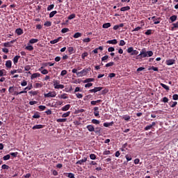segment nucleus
<instances>
[{"mask_svg":"<svg viewBox=\"0 0 178 178\" xmlns=\"http://www.w3.org/2000/svg\"><path fill=\"white\" fill-rule=\"evenodd\" d=\"M90 159L94 160V159H97V156H95V154H91L90 155Z\"/></svg>","mask_w":178,"mask_h":178,"instance_id":"13d9d810","label":"nucleus"},{"mask_svg":"<svg viewBox=\"0 0 178 178\" xmlns=\"http://www.w3.org/2000/svg\"><path fill=\"white\" fill-rule=\"evenodd\" d=\"M98 109H99V108H98V107H95L94 108V115L96 117L99 116V111H98Z\"/></svg>","mask_w":178,"mask_h":178,"instance_id":"9b49d317","label":"nucleus"},{"mask_svg":"<svg viewBox=\"0 0 178 178\" xmlns=\"http://www.w3.org/2000/svg\"><path fill=\"white\" fill-rule=\"evenodd\" d=\"M152 55H154V52H152V51H147L145 49H143L138 56H140V58H147V56H149V57L152 56Z\"/></svg>","mask_w":178,"mask_h":178,"instance_id":"f257e3e1","label":"nucleus"},{"mask_svg":"<svg viewBox=\"0 0 178 178\" xmlns=\"http://www.w3.org/2000/svg\"><path fill=\"white\" fill-rule=\"evenodd\" d=\"M110 154H111V151L106 150L104 152L103 155H110Z\"/></svg>","mask_w":178,"mask_h":178,"instance_id":"69168bd1","label":"nucleus"},{"mask_svg":"<svg viewBox=\"0 0 178 178\" xmlns=\"http://www.w3.org/2000/svg\"><path fill=\"white\" fill-rule=\"evenodd\" d=\"M40 74L39 73H34L31 76V80H34V79H37V77H40Z\"/></svg>","mask_w":178,"mask_h":178,"instance_id":"dca6fc26","label":"nucleus"},{"mask_svg":"<svg viewBox=\"0 0 178 178\" xmlns=\"http://www.w3.org/2000/svg\"><path fill=\"white\" fill-rule=\"evenodd\" d=\"M68 52L72 54V53L73 52V51H74V49L72 47H70L67 48Z\"/></svg>","mask_w":178,"mask_h":178,"instance_id":"49530a36","label":"nucleus"},{"mask_svg":"<svg viewBox=\"0 0 178 178\" xmlns=\"http://www.w3.org/2000/svg\"><path fill=\"white\" fill-rule=\"evenodd\" d=\"M44 97L45 98H55V97H56V92L52 91L49 93H44Z\"/></svg>","mask_w":178,"mask_h":178,"instance_id":"7ed1b4c3","label":"nucleus"},{"mask_svg":"<svg viewBox=\"0 0 178 178\" xmlns=\"http://www.w3.org/2000/svg\"><path fill=\"white\" fill-rule=\"evenodd\" d=\"M121 12H126V10H130V6L122 7L120 8Z\"/></svg>","mask_w":178,"mask_h":178,"instance_id":"b1692460","label":"nucleus"},{"mask_svg":"<svg viewBox=\"0 0 178 178\" xmlns=\"http://www.w3.org/2000/svg\"><path fill=\"white\" fill-rule=\"evenodd\" d=\"M54 87L55 88V87H56V86H58L59 84V81H54Z\"/></svg>","mask_w":178,"mask_h":178,"instance_id":"0e129e2a","label":"nucleus"},{"mask_svg":"<svg viewBox=\"0 0 178 178\" xmlns=\"http://www.w3.org/2000/svg\"><path fill=\"white\" fill-rule=\"evenodd\" d=\"M165 63L168 65V66H171V65H175V63H176V60L169 59L165 61Z\"/></svg>","mask_w":178,"mask_h":178,"instance_id":"39448f33","label":"nucleus"},{"mask_svg":"<svg viewBox=\"0 0 178 178\" xmlns=\"http://www.w3.org/2000/svg\"><path fill=\"white\" fill-rule=\"evenodd\" d=\"M95 133H101V128H99V127H97L96 128V130L95 131Z\"/></svg>","mask_w":178,"mask_h":178,"instance_id":"774afa93","label":"nucleus"},{"mask_svg":"<svg viewBox=\"0 0 178 178\" xmlns=\"http://www.w3.org/2000/svg\"><path fill=\"white\" fill-rule=\"evenodd\" d=\"M76 17V14H72L68 17V20H72V19H74Z\"/></svg>","mask_w":178,"mask_h":178,"instance_id":"c03bdc74","label":"nucleus"},{"mask_svg":"<svg viewBox=\"0 0 178 178\" xmlns=\"http://www.w3.org/2000/svg\"><path fill=\"white\" fill-rule=\"evenodd\" d=\"M31 69V67L30 65H26L24 67V70H26V72H29V70H30Z\"/></svg>","mask_w":178,"mask_h":178,"instance_id":"bf43d9fd","label":"nucleus"},{"mask_svg":"<svg viewBox=\"0 0 178 178\" xmlns=\"http://www.w3.org/2000/svg\"><path fill=\"white\" fill-rule=\"evenodd\" d=\"M13 42H15V40H12L10 42H4L3 47H5L6 48H10V47H12V44H13Z\"/></svg>","mask_w":178,"mask_h":178,"instance_id":"423d86ee","label":"nucleus"},{"mask_svg":"<svg viewBox=\"0 0 178 178\" xmlns=\"http://www.w3.org/2000/svg\"><path fill=\"white\" fill-rule=\"evenodd\" d=\"M46 27H51L52 23L51 22H46L44 24Z\"/></svg>","mask_w":178,"mask_h":178,"instance_id":"ea45409f","label":"nucleus"},{"mask_svg":"<svg viewBox=\"0 0 178 178\" xmlns=\"http://www.w3.org/2000/svg\"><path fill=\"white\" fill-rule=\"evenodd\" d=\"M124 45H126V42L124 40H120V47H124Z\"/></svg>","mask_w":178,"mask_h":178,"instance_id":"6e6d98bb","label":"nucleus"},{"mask_svg":"<svg viewBox=\"0 0 178 178\" xmlns=\"http://www.w3.org/2000/svg\"><path fill=\"white\" fill-rule=\"evenodd\" d=\"M162 102L164 103L169 102V99H168V97H165L163 98Z\"/></svg>","mask_w":178,"mask_h":178,"instance_id":"680f3d73","label":"nucleus"},{"mask_svg":"<svg viewBox=\"0 0 178 178\" xmlns=\"http://www.w3.org/2000/svg\"><path fill=\"white\" fill-rule=\"evenodd\" d=\"M72 72V73L76 74L78 77H83V76H86L87 74V70H83L80 72H77V69L74 68Z\"/></svg>","mask_w":178,"mask_h":178,"instance_id":"f03ea898","label":"nucleus"},{"mask_svg":"<svg viewBox=\"0 0 178 178\" xmlns=\"http://www.w3.org/2000/svg\"><path fill=\"white\" fill-rule=\"evenodd\" d=\"M58 98L60 99H67V94L63 93V95H59Z\"/></svg>","mask_w":178,"mask_h":178,"instance_id":"ddd939ff","label":"nucleus"},{"mask_svg":"<svg viewBox=\"0 0 178 178\" xmlns=\"http://www.w3.org/2000/svg\"><path fill=\"white\" fill-rule=\"evenodd\" d=\"M60 38H62L61 37L58 38L57 39L53 40L50 41V44H56L58 42H59V41H60Z\"/></svg>","mask_w":178,"mask_h":178,"instance_id":"6ab92c4d","label":"nucleus"},{"mask_svg":"<svg viewBox=\"0 0 178 178\" xmlns=\"http://www.w3.org/2000/svg\"><path fill=\"white\" fill-rule=\"evenodd\" d=\"M44 67H41L39 70L41 72L42 74H48V71L47 70H43Z\"/></svg>","mask_w":178,"mask_h":178,"instance_id":"f3484780","label":"nucleus"},{"mask_svg":"<svg viewBox=\"0 0 178 178\" xmlns=\"http://www.w3.org/2000/svg\"><path fill=\"white\" fill-rule=\"evenodd\" d=\"M67 74V71L66 70H64L61 72L60 76H66Z\"/></svg>","mask_w":178,"mask_h":178,"instance_id":"8fccbe9b","label":"nucleus"},{"mask_svg":"<svg viewBox=\"0 0 178 178\" xmlns=\"http://www.w3.org/2000/svg\"><path fill=\"white\" fill-rule=\"evenodd\" d=\"M69 109H70V104H67L61 108V111L66 112V111H69Z\"/></svg>","mask_w":178,"mask_h":178,"instance_id":"f8f14e48","label":"nucleus"},{"mask_svg":"<svg viewBox=\"0 0 178 178\" xmlns=\"http://www.w3.org/2000/svg\"><path fill=\"white\" fill-rule=\"evenodd\" d=\"M27 93V91L26 90H23V91H21V92H14L13 93V95H20V94H26Z\"/></svg>","mask_w":178,"mask_h":178,"instance_id":"aec40b11","label":"nucleus"},{"mask_svg":"<svg viewBox=\"0 0 178 178\" xmlns=\"http://www.w3.org/2000/svg\"><path fill=\"white\" fill-rule=\"evenodd\" d=\"M131 55H138V51L137 50H133L132 53L131 54Z\"/></svg>","mask_w":178,"mask_h":178,"instance_id":"e2e57ef3","label":"nucleus"},{"mask_svg":"<svg viewBox=\"0 0 178 178\" xmlns=\"http://www.w3.org/2000/svg\"><path fill=\"white\" fill-rule=\"evenodd\" d=\"M152 20H153L154 24H159L161 23V17L154 16L152 17Z\"/></svg>","mask_w":178,"mask_h":178,"instance_id":"20e7f679","label":"nucleus"},{"mask_svg":"<svg viewBox=\"0 0 178 178\" xmlns=\"http://www.w3.org/2000/svg\"><path fill=\"white\" fill-rule=\"evenodd\" d=\"M5 72H6L5 70H0V77H2V76H5Z\"/></svg>","mask_w":178,"mask_h":178,"instance_id":"09e8293b","label":"nucleus"},{"mask_svg":"<svg viewBox=\"0 0 178 178\" xmlns=\"http://www.w3.org/2000/svg\"><path fill=\"white\" fill-rule=\"evenodd\" d=\"M102 90V87H95L94 89L90 90V92H98V91H101Z\"/></svg>","mask_w":178,"mask_h":178,"instance_id":"0eeeda50","label":"nucleus"},{"mask_svg":"<svg viewBox=\"0 0 178 178\" xmlns=\"http://www.w3.org/2000/svg\"><path fill=\"white\" fill-rule=\"evenodd\" d=\"M81 33H80V32H77V33H76L74 35V38H80V37H81Z\"/></svg>","mask_w":178,"mask_h":178,"instance_id":"2f4dec72","label":"nucleus"},{"mask_svg":"<svg viewBox=\"0 0 178 178\" xmlns=\"http://www.w3.org/2000/svg\"><path fill=\"white\" fill-rule=\"evenodd\" d=\"M54 6H54V4L49 5V6L47 7V10H52V9H54Z\"/></svg>","mask_w":178,"mask_h":178,"instance_id":"3c124183","label":"nucleus"},{"mask_svg":"<svg viewBox=\"0 0 178 178\" xmlns=\"http://www.w3.org/2000/svg\"><path fill=\"white\" fill-rule=\"evenodd\" d=\"M19 59H20V56H15L13 58V63L15 65L19 62Z\"/></svg>","mask_w":178,"mask_h":178,"instance_id":"4be33fe9","label":"nucleus"},{"mask_svg":"<svg viewBox=\"0 0 178 178\" xmlns=\"http://www.w3.org/2000/svg\"><path fill=\"white\" fill-rule=\"evenodd\" d=\"M84 162H87V158L84 157L83 159H82L81 160H79L76 163V165H83V163H84Z\"/></svg>","mask_w":178,"mask_h":178,"instance_id":"6e6552de","label":"nucleus"},{"mask_svg":"<svg viewBox=\"0 0 178 178\" xmlns=\"http://www.w3.org/2000/svg\"><path fill=\"white\" fill-rule=\"evenodd\" d=\"M6 66L8 69H10V67H12V61L10 60H7L6 63Z\"/></svg>","mask_w":178,"mask_h":178,"instance_id":"a211bd4d","label":"nucleus"},{"mask_svg":"<svg viewBox=\"0 0 178 178\" xmlns=\"http://www.w3.org/2000/svg\"><path fill=\"white\" fill-rule=\"evenodd\" d=\"M33 119H40V118H41V116H40V114H38V113H35V114L33 115Z\"/></svg>","mask_w":178,"mask_h":178,"instance_id":"a19ab883","label":"nucleus"},{"mask_svg":"<svg viewBox=\"0 0 178 178\" xmlns=\"http://www.w3.org/2000/svg\"><path fill=\"white\" fill-rule=\"evenodd\" d=\"M92 123H93V124H99V120L93 119L92 120Z\"/></svg>","mask_w":178,"mask_h":178,"instance_id":"4c0bfd02","label":"nucleus"},{"mask_svg":"<svg viewBox=\"0 0 178 178\" xmlns=\"http://www.w3.org/2000/svg\"><path fill=\"white\" fill-rule=\"evenodd\" d=\"M86 129H88V131H95V128L92 125H88Z\"/></svg>","mask_w":178,"mask_h":178,"instance_id":"4468645a","label":"nucleus"},{"mask_svg":"<svg viewBox=\"0 0 178 178\" xmlns=\"http://www.w3.org/2000/svg\"><path fill=\"white\" fill-rule=\"evenodd\" d=\"M8 91H9L10 93L12 94L13 92H15V88L13 86H11V87L9 88Z\"/></svg>","mask_w":178,"mask_h":178,"instance_id":"5fc2aeb1","label":"nucleus"},{"mask_svg":"<svg viewBox=\"0 0 178 178\" xmlns=\"http://www.w3.org/2000/svg\"><path fill=\"white\" fill-rule=\"evenodd\" d=\"M41 87H42V83H35V88H41Z\"/></svg>","mask_w":178,"mask_h":178,"instance_id":"603ef678","label":"nucleus"},{"mask_svg":"<svg viewBox=\"0 0 178 178\" xmlns=\"http://www.w3.org/2000/svg\"><path fill=\"white\" fill-rule=\"evenodd\" d=\"M113 65H115L114 62H110V63L106 64V67H111V66H113Z\"/></svg>","mask_w":178,"mask_h":178,"instance_id":"58836bf2","label":"nucleus"},{"mask_svg":"<svg viewBox=\"0 0 178 178\" xmlns=\"http://www.w3.org/2000/svg\"><path fill=\"white\" fill-rule=\"evenodd\" d=\"M102 27L103 29H109V27H111V23H105L103 24Z\"/></svg>","mask_w":178,"mask_h":178,"instance_id":"cd10ccee","label":"nucleus"},{"mask_svg":"<svg viewBox=\"0 0 178 178\" xmlns=\"http://www.w3.org/2000/svg\"><path fill=\"white\" fill-rule=\"evenodd\" d=\"M38 108L40 111H45V109L47 108V106H39Z\"/></svg>","mask_w":178,"mask_h":178,"instance_id":"864d4df0","label":"nucleus"},{"mask_svg":"<svg viewBox=\"0 0 178 178\" xmlns=\"http://www.w3.org/2000/svg\"><path fill=\"white\" fill-rule=\"evenodd\" d=\"M104 127H109V126H113V122H104Z\"/></svg>","mask_w":178,"mask_h":178,"instance_id":"a878e982","label":"nucleus"},{"mask_svg":"<svg viewBox=\"0 0 178 178\" xmlns=\"http://www.w3.org/2000/svg\"><path fill=\"white\" fill-rule=\"evenodd\" d=\"M58 12L56 10L52 11L49 14V17H54Z\"/></svg>","mask_w":178,"mask_h":178,"instance_id":"72a5a7b5","label":"nucleus"},{"mask_svg":"<svg viewBox=\"0 0 178 178\" xmlns=\"http://www.w3.org/2000/svg\"><path fill=\"white\" fill-rule=\"evenodd\" d=\"M172 99H174V101H177L178 99V95L175 94L172 95Z\"/></svg>","mask_w":178,"mask_h":178,"instance_id":"4d7b16f0","label":"nucleus"},{"mask_svg":"<svg viewBox=\"0 0 178 178\" xmlns=\"http://www.w3.org/2000/svg\"><path fill=\"white\" fill-rule=\"evenodd\" d=\"M25 49H26L27 51H33L34 47L32 45L29 44L25 47Z\"/></svg>","mask_w":178,"mask_h":178,"instance_id":"393cba45","label":"nucleus"},{"mask_svg":"<svg viewBox=\"0 0 178 178\" xmlns=\"http://www.w3.org/2000/svg\"><path fill=\"white\" fill-rule=\"evenodd\" d=\"M99 102H102V100L99 99V100H97V101H92L90 102V104H91V105H95L97 104H99Z\"/></svg>","mask_w":178,"mask_h":178,"instance_id":"473e14b6","label":"nucleus"},{"mask_svg":"<svg viewBox=\"0 0 178 178\" xmlns=\"http://www.w3.org/2000/svg\"><path fill=\"white\" fill-rule=\"evenodd\" d=\"M36 42H38V39H31L29 40V44H35Z\"/></svg>","mask_w":178,"mask_h":178,"instance_id":"c85d7f7f","label":"nucleus"},{"mask_svg":"<svg viewBox=\"0 0 178 178\" xmlns=\"http://www.w3.org/2000/svg\"><path fill=\"white\" fill-rule=\"evenodd\" d=\"M3 161H8V159H10V155L7 154L3 157Z\"/></svg>","mask_w":178,"mask_h":178,"instance_id":"e433bc0d","label":"nucleus"},{"mask_svg":"<svg viewBox=\"0 0 178 178\" xmlns=\"http://www.w3.org/2000/svg\"><path fill=\"white\" fill-rule=\"evenodd\" d=\"M29 94H31V95H37L38 94V91H29Z\"/></svg>","mask_w":178,"mask_h":178,"instance_id":"37998d69","label":"nucleus"},{"mask_svg":"<svg viewBox=\"0 0 178 178\" xmlns=\"http://www.w3.org/2000/svg\"><path fill=\"white\" fill-rule=\"evenodd\" d=\"M156 123L155 122H152V124L150 125H147L145 128V130H151V129H152V127H154V126H155Z\"/></svg>","mask_w":178,"mask_h":178,"instance_id":"2eb2a0df","label":"nucleus"},{"mask_svg":"<svg viewBox=\"0 0 178 178\" xmlns=\"http://www.w3.org/2000/svg\"><path fill=\"white\" fill-rule=\"evenodd\" d=\"M69 116H70V111L65 113L62 115V118H67Z\"/></svg>","mask_w":178,"mask_h":178,"instance_id":"f704fd0d","label":"nucleus"},{"mask_svg":"<svg viewBox=\"0 0 178 178\" xmlns=\"http://www.w3.org/2000/svg\"><path fill=\"white\" fill-rule=\"evenodd\" d=\"M15 33L17 35H22L23 34V30L22 29H17Z\"/></svg>","mask_w":178,"mask_h":178,"instance_id":"412c9836","label":"nucleus"},{"mask_svg":"<svg viewBox=\"0 0 178 178\" xmlns=\"http://www.w3.org/2000/svg\"><path fill=\"white\" fill-rule=\"evenodd\" d=\"M170 19L171 20L172 22H176L177 19V15H172L170 17Z\"/></svg>","mask_w":178,"mask_h":178,"instance_id":"7c9ffc66","label":"nucleus"},{"mask_svg":"<svg viewBox=\"0 0 178 178\" xmlns=\"http://www.w3.org/2000/svg\"><path fill=\"white\" fill-rule=\"evenodd\" d=\"M44 125L42 124H38L33 127V130L40 129H44Z\"/></svg>","mask_w":178,"mask_h":178,"instance_id":"1a4fd4ad","label":"nucleus"},{"mask_svg":"<svg viewBox=\"0 0 178 178\" xmlns=\"http://www.w3.org/2000/svg\"><path fill=\"white\" fill-rule=\"evenodd\" d=\"M160 86L163 87V88H164L165 90H166V91H169L170 90L169 86H166L164 83H160Z\"/></svg>","mask_w":178,"mask_h":178,"instance_id":"bb28decb","label":"nucleus"},{"mask_svg":"<svg viewBox=\"0 0 178 178\" xmlns=\"http://www.w3.org/2000/svg\"><path fill=\"white\" fill-rule=\"evenodd\" d=\"M92 81H94V79L92 78H88V79H86L83 83H91Z\"/></svg>","mask_w":178,"mask_h":178,"instance_id":"c9c22d12","label":"nucleus"},{"mask_svg":"<svg viewBox=\"0 0 178 178\" xmlns=\"http://www.w3.org/2000/svg\"><path fill=\"white\" fill-rule=\"evenodd\" d=\"M15 73H20V71H19V70H14L10 71V74H15Z\"/></svg>","mask_w":178,"mask_h":178,"instance_id":"de8ad7c7","label":"nucleus"},{"mask_svg":"<svg viewBox=\"0 0 178 178\" xmlns=\"http://www.w3.org/2000/svg\"><path fill=\"white\" fill-rule=\"evenodd\" d=\"M88 56V53H87L86 51H85L82 55H81V58L82 59H85L86 57Z\"/></svg>","mask_w":178,"mask_h":178,"instance_id":"a18cd8bd","label":"nucleus"},{"mask_svg":"<svg viewBox=\"0 0 178 178\" xmlns=\"http://www.w3.org/2000/svg\"><path fill=\"white\" fill-rule=\"evenodd\" d=\"M54 88L57 89V90H59V88H60L61 90H63V88H65V86L58 83V85L56 86V87Z\"/></svg>","mask_w":178,"mask_h":178,"instance_id":"c756f323","label":"nucleus"},{"mask_svg":"<svg viewBox=\"0 0 178 178\" xmlns=\"http://www.w3.org/2000/svg\"><path fill=\"white\" fill-rule=\"evenodd\" d=\"M91 41V39L90 38H87L83 40V42H90Z\"/></svg>","mask_w":178,"mask_h":178,"instance_id":"052dcab7","label":"nucleus"},{"mask_svg":"<svg viewBox=\"0 0 178 178\" xmlns=\"http://www.w3.org/2000/svg\"><path fill=\"white\" fill-rule=\"evenodd\" d=\"M67 120V119L66 118H60V119H57L56 122L57 123H65V122H66Z\"/></svg>","mask_w":178,"mask_h":178,"instance_id":"5701e85b","label":"nucleus"},{"mask_svg":"<svg viewBox=\"0 0 178 178\" xmlns=\"http://www.w3.org/2000/svg\"><path fill=\"white\" fill-rule=\"evenodd\" d=\"M134 50V49L132 47H131L127 49V52L128 54H132Z\"/></svg>","mask_w":178,"mask_h":178,"instance_id":"79ce46f5","label":"nucleus"},{"mask_svg":"<svg viewBox=\"0 0 178 178\" xmlns=\"http://www.w3.org/2000/svg\"><path fill=\"white\" fill-rule=\"evenodd\" d=\"M107 44H112L113 45H116L118 44V40L116 39H113L111 40H108L106 42Z\"/></svg>","mask_w":178,"mask_h":178,"instance_id":"9d476101","label":"nucleus"},{"mask_svg":"<svg viewBox=\"0 0 178 178\" xmlns=\"http://www.w3.org/2000/svg\"><path fill=\"white\" fill-rule=\"evenodd\" d=\"M67 31H69V29L63 28L61 31V33H67Z\"/></svg>","mask_w":178,"mask_h":178,"instance_id":"338daca9","label":"nucleus"}]
</instances>
